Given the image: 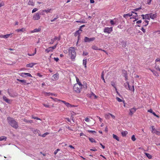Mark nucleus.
<instances>
[{"instance_id":"f257e3e1","label":"nucleus","mask_w":160,"mask_h":160,"mask_svg":"<svg viewBox=\"0 0 160 160\" xmlns=\"http://www.w3.org/2000/svg\"><path fill=\"white\" fill-rule=\"evenodd\" d=\"M7 120L9 125L14 128L17 129L18 128V122L14 118L9 117L7 118Z\"/></svg>"},{"instance_id":"f03ea898","label":"nucleus","mask_w":160,"mask_h":160,"mask_svg":"<svg viewBox=\"0 0 160 160\" xmlns=\"http://www.w3.org/2000/svg\"><path fill=\"white\" fill-rule=\"evenodd\" d=\"M68 52L72 60L74 59L76 56V52L75 48L73 47H71L68 50Z\"/></svg>"},{"instance_id":"7ed1b4c3","label":"nucleus","mask_w":160,"mask_h":160,"mask_svg":"<svg viewBox=\"0 0 160 160\" xmlns=\"http://www.w3.org/2000/svg\"><path fill=\"white\" fill-rule=\"evenodd\" d=\"M78 84H74L73 87V90L77 93H79L81 91L82 88L80 87Z\"/></svg>"},{"instance_id":"20e7f679","label":"nucleus","mask_w":160,"mask_h":160,"mask_svg":"<svg viewBox=\"0 0 160 160\" xmlns=\"http://www.w3.org/2000/svg\"><path fill=\"white\" fill-rule=\"evenodd\" d=\"M58 44V42L54 46L49 47L48 49H45V52L48 53L49 52L53 51V50L56 48Z\"/></svg>"},{"instance_id":"39448f33","label":"nucleus","mask_w":160,"mask_h":160,"mask_svg":"<svg viewBox=\"0 0 160 160\" xmlns=\"http://www.w3.org/2000/svg\"><path fill=\"white\" fill-rule=\"evenodd\" d=\"M95 37H92V38H89L87 37H85L84 38V42H89L91 41H93L95 39Z\"/></svg>"},{"instance_id":"423d86ee","label":"nucleus","mask_w":160,"mask_h":160,"mask_svg":"<svg viewBox=\"0 0 160 160\" xmlns=\"http://www.w3.org/2000/svg\"><path fill=\"white\" fill-rule=\"evenodd\" d=\"M112 31V27H106L103 30V32L105 33H110Z\"/></svg>"},{"instance_id":"0eeeda50","label":"nucleus","mask_w":160,"mask_h":160,"mask_svg":"<svg viewBox=\"0 0 160 160\" xmlns=\"http://www.w3.org/2000/svg\"><path fill=\"white\" fill-rule=\"evenodd\" d=\"M61 39V37L59 36L58 37L55 36L54 38L52 39L51 40V42H50V44H52L54 42V41L56 40H58V41L60 40Z\"/></svg>"},{"instance_id":"6e6552de","label":"nucleus","mask_w":160,"mask_h":160,"mask_svg":"<svg viewBox=\"0 0 160 160\" xmlns=\"http://www.w3.org/2000/svg\"><path fill=\"white\" fill-rule=\"evenodd\" d=\"M40 17L39 13L38 12L36 13V14L33 16L32 19L34 20H37L40 18Z\"/></svg>"},{"instance_id":"1a4fd4ad","label":"nucleus","mask_w":160,"mask_h":160,"mask_svg":"<svg viewBox=\"0 0 160 160\" xmlns=\"http://www.w3.org/2000/svg\"><path fill=\"white\" fill-rule=\"evenodd\" d=\"M137 110V108H133L130 109H129L130 112L129 113V115L132 116L133 114L136 112Z\"/></svg>"},{"instance_id":"9d476101","label":"nucleus","mask_w":160,"mask_h":160,"mask_svg":"<svg viewBox=\"0 0 160 160\" xmlns=\"http://www.w3.org/2000/svg\"><path fill=\"white\" fill-rule=\"evenodd\" d=\"M150 14H146L145 15L142 14L141 15V16L142 17L143 19H147L150 20Z\"/></svg>"},{"instance_id":"9b49d317","label":"nucleus","mask_w":160,"mask_h":160,"mask_svg":"<svg viewBox=\"0 0 160 160\" xmlns=\"http://www.w3.org/2000/svg\"><path fill=\"white\" fill-rule=\"evenodd\" d=\"M32 131L34 133L36 134H37L39 136H41V132L39 130L34 129L32 130Z\"/></svg>"},{"instance_id":"f8f14e48","label":"nucleus","mask_w":160,"mask_h":160,"mask_svg":"<svg viewBox=\"0 0 160 160\" xmlns=\"http://www.w3.org/2000/svg\"><path fill=\"white\" fill-rule=\"evenodd\" d=\"M150 14V19L151 18L152 19H154L157 18V14L156 13L153 14L151 13H149Z\"/></svg>"},{"instance_id":"ddd939ff","label":"nucleus","mask_w":160,"mask_h":160,"mask_svg":"<svg viewBox=\"0 0 160 160\" xmlns=\"http://www.w3.org/2000/svg\"><path fill=\"white\" fill-rule=\"evenodd\" d=\"M17 80L23 83V85H28L29 83H27L26 82V81L25 80H21L18 79H17Z\"/></svg>"},{"instance_id":"4468645a","label":"nucleus","mask_w":160,"mask_h":160,"mask_svg":"<svg viewBox=\"0 0 160 160\" xmlns=\"http://www.w3.org/2000/svg\"><path fill=\"white\" fill-rule=\"evenodd\" d=\"M127 86L128 87V89L130 91H134V85H133L132 86V87H130L129 86V83L128 82L127 83Z\"/></svg>"},{"instance_id":"2eb2a0df","label":"nucleus","mask_w":160,"mask_h":160,"mask_svg":"<svg viewBox=\"0 0 160 160\" xmlns=\"http://www.w3.org/2000/svg\"><path fill=\"white\" fill-rule=\"evenodd\" d=\"M2 98L4 101H5L6 102L8 103H10V100L8 99L7 97L5 96H4L2 97Z\"/></svg>"},{"instance_id":"dca6fc26","label":"nucleus","mask_w":160,"mask_h":160,"mask_svg":"<svg viewBox=\"0 0 160 160\" xmlns=\"http://www.w3.org/2000/svg\"><path fill=\"white\" fill-rule=\"evenodd\" d=\"M62 102L64 103V104L68 107H71L72 105L70 104L68 102H66L65 101H61Z\"/></svg>"},{"instance_id":"f3484780","label":"nucleus","mask_w":160,"mask_h":160,"mask_svg":"<svg viewBox=\"0 0 160 160\" xmlns=\"http://www.w3.org/2000/svg\"><path fill=\"white\" fill-rule=\"evenodd\" d=\"M55 80H57L59 78V74L56 73L54 74L52 77Z\"/></svg>"},{"instance_id":"a211bd4d","label":"nucleus","mask_w":160,"mask_h":160,"mask_svg":"<svg viewBox=\"0 0 160 160\" xmlns=\"http://www.w3.org/2000/svg\"><path fill=\"white\" fill-rule=\"evenodd\" d=\"M92 49H93V50H102V49L101 48H98L94 45H93L92 46Z\"/></svg>"},{"instance_id":"6ab92c4d","label":"nucleus","mask_w":160,"mask_h":160,"mask_svg":"<svg viewBox=\"0 0 160 160\" xmlns=\"http://www.w3.org/2000/svg\"><path fill=\"white\" fill-rule=\"evenodd\" d=\"M149 21L147 20H144V22L142 23V27H146L147 26L148 24Z\"/></svg>"},{"instance_id":"aec40b11","label":"nucleus","mask_w":160,"mask_h":160,"mask_svg":"<svg viewBox=\"0 0 160 160\" xmlns=\"http://www.w3.org/2000/svg\"><path fill=\"white\" fill-rule=\"evenodd\" d=\"M36 64V63H31L28 64H27L26 66L27 67H30V68H32L33 66L35 65Z\"/></svg>"},{"instance_id":"412c9836","label":"nucleus","mask_w":160,"mask_h":160,"mask_svg":"<svg viewBox=\"0 0 160 160\" xmlns=\"http://www.w3.org/2000/svg\"><path fill=\"white\" fill-rule=\"evenodd\" d=\"M44 94L45 95L47 96H49L50 95L52 96L53 95H54V96H57L56 94L51 93L50 92L48 93V92H45L44 93Z\"/></svg>"},{"instance_id":"4be33fe9","label":"nucleus","mask_w":160,"mask_h":160,"mask_svg":"<svg viewBox=\"0 0 160 160\" xmlns=\"http://www.w3.org/2000/svg\"><path fill=\"white\" fill-rule=\"evenodd\" d=\"M132 13H129L124 14L123 15V17L124 18H127L128 17H131V16H132Z\"/></svg>"},{"instance_id":"5701e85b","label":"nucleus","mask_w":160,"mask_h":160,"mask_svg":"<svg viewBox=\"0 0 160 160\" xmlns=\"http://www.w3.org/2000/svg\"><path fill=\"white\" fill-rule=\"evenodd\" d=\"M7 138L5 136H2L0 137V141H6L7 140Z\"/></svg>"},{"instance_id":"b1692460","label":"nucleus","mask_w":160,"mask_h":160,"mask_svg":"<svg viewBox=\"0 0 160 160\" xmlns=\"http://www.w3.org/2000/svg\"><path fill=\"white\" fill-rule=\"evenodd\" d=\"M128 132L127 131H122L121 132V134L123 137H125L128 134Z\"/></svg>"},{"instance_id":"393cba45","label":"nucleus","mask_w":160,"mask_h":160,"mask_svg":"<svg viewBox=\"0 0 160 160\" xmlns=\"http://www.w3.org/2000/svg\"><path fill=\"white\" fill-rule=\"evenodd\" d=\"M41 28H35L32 32H38L41 31Z\"/></svg>"},{"instance_id":"a878e982","label":"nucleus","mask_w":160,"mask_h":160,"mask_svg":"<svg viewBox=\"0 0 160 160\" xmlns=\"http://www.w3.org/2000/svg\"><path fill=\"white\" fill-rule=\"evenodd\" d=\"M113 138L114 139H116L118 141H120V139H119V138L116 135L113 134Z\"/></svg>"},{"instance_id":"bb28decb","label":"nucleus","mask_w":160,"mask_h":160,"mask_svg":"<svg viewBox=\"0 0 160 160\" xmlns=\"http://www.w3.org/2000/svg\"><path fill=\"white\" fill-rule=\"evenodd\" d=\"M145 154L148 158L150 159L152 158V156L151 155H150L149 153H145Z\"/></svg>"},{"instance_id":"cd10ccee","label":"nucleus","mask_w":160,"mask_h":160,"mask_svg":"<svg viewBox=\"0 0 160 160\" xmlns=\"http://www.w3.org/2000/svg\"><path fill=\"white\" fill-rule=\"evenodd\" d=\"M87 64V59H84L83 60V65L84 66V67L85 68L87 67L86 66Z\"/></svg>"},{"instance_id":"c85d7f7f","label":"nucleus","mask_w":160,"mask_h":160,"mask_svg":"<svg viewBox=\"0 0 160 160\" xmlns=\"http://www.w3.org/2000/svg\"><path fill=\"white\" fill-rule=\"evenodd\" d=\"M81 33V32H79V31H77L74 33V36L76 37L77 36L80 35V34Z\"/></svg>"},{"instance_id":"c756f323","label":"nucleus","mask_w":160,"mask_h":160,"mask_svg":"<svg viewBox=\"0 0 160 160\" xmlns=\"http://www.w3.org/2000/svg\"><path fill=\"white\" fill-rule=\"evenodd\" d=\"M28 4L29 5H31L32 6L34 5V3L33 2L32 0H29L28 2Z\"/></svg>"},{"instance_id":"7c9ffc66","label":"nucleus","mask_w":160,"mask_h":160,"mask_svg":"<svg viewBox=\"0 0 160 160\" xmlns=\"http://www.w3.org/2000/svg\"><path fill=\"white\" fill-rule=\"evenodd\" d=\"M88 139L89 141L92 142H96V141L94 138H89Z\"/></svg>"},{"instance_id":"2f4dec72","label":"nucleus","mask_w":160,"mask_h":160,"mask_svg":"<svg viewBox=\"0 0 160 160\" xmlns=\"http://www.w3.org/2000/svg\"><path fill=\"white\" fill-rule=\"evenodd\" d=\"M25 28H22L21 29H18L16 30V31L17 32H23L24 31H25Z\"/></svg>"},{"instance_id":"473e14b6","label":"nucleus","mask_w":160,"mask_h":160,"mask_svg":"<svg viewBox=\"0 0 160 160\" xmlns=\"http://www.w3.org/2000/svg\"><path fill=\"white\" fill-rule=\"evenodd\" d=\"M110 113H108L107 114H105V117L106 118L109 119L110 118Z\"/></svg>"},{"instance_id":"72a5a7b5","label":"nucleus","mask_w":160,"mask_h":160,"mask_svg":"<svg viewBox=\"0 0 160 160\" xmlns=\"http://www.w3.org/2000/svg\"><path fill=\"white\" fill-rule=\"evenodd\" d=\"M103 73H104V72L103 71L102 72V74H101V78L102 79V80L104 82H105V79H104V74H103Z\"/></svg>"},{"instance_id":"f704fd0d","label":"nucleus","mask_w":160,"mask_h":160,"mask_svg":"<svg viewBox=\"0 0 160 160\" xmlns=\"http://www.w3.org/2000/svg\"><path fill=\"white\" fill-rule=\"evenodd\" d=\"M52 10V9L51 8L49 9V8H48L47 10H44L43 11H45V12L46 13L48 12H50Z\"/></svg>"},{"instance_id":"c9c22d12","label":"nucleus","mask_w":160,"mask_h":160,"mask_svg":"<svg viewBox=\"0 0 160 160\" xmlns=\"http://www.w3.org/2000/svg\"><path fill=\"white\" fill-rule=\"evenodd\" d=\"M12 33L9 34H7L5 35H4V38H8L11 35H12Z\"/></svg>"},{"instance_id":"e433bc0d","label":"nucleus","mask_w":160,"mask_h":160,"mask_svg":"<svg viewBox=\"0 0 160 160\" xmlns=\"http://www.w3.org/2000/svg\"><path fill=\"white\" fill-rule=\"evenodd\" d=\"M111 85L114 87V88L115 89V90H117V88L115 86V85L114 82H111Z\"/></svg>"},{"instance_id":"4c0bfd02","label":"nucleus","mask_w":160,"mask_h":160,"mask_svg":"<svg viewBox=\"0 0 160 160\" xmlns=\"http://www.w3.org/2000/svg\"><path fill=\"white\" fill-rule=\"evenodd\" d=\"M25 76L27 77H32V75L29 73H25Z\"/></svg>"},{"instance_id":"58836bf2","label":"nucleus","mask_w":160,"mask_h":160,"mask_svg":"<svg viewBox=\"0 0 160 160\" xmlns=\"http://www.w3.org/2000/svg\"><path fill=\"white\" fill-rule=\"evenodd\" d=\"M59 17L58 15H57L56 17L54 19H52L51 20V22H52L55 21L56 20H57V19Z\"/></svg>"},{"instance_id":"ea45409f","label":"nucleus","mask_w":160,"mask_h":160,"mask_svg":"<svg viewBox=\"0 0 160 160\" xmlns=\"http://www.w3.org/2000/svg\"><path fill=\"white\" fill-rule=\"evenodd\" d=\"M116 99L119 102H121L122 101V100L121 99L118 97L116 98Z\"/></svg>"},{"instance_id":"a19ab883","label":"nucleus","mask_w":160,"mask_h":160,"mask_svg":"<svg viewBox=\"0 0 160 160\" xmlns=\"http://www.w3.org/2000/svg\"><path fill=\"white\" fill-rule=\"evenodd\" d=\"M131 139L133 141H134L136 140V138H135V135H132Z\"/></svg>"},{"instance_id":"79ce46f5","label":"nucleus","mask_w":160,"mask_h":160,"mask_svg":"<svg viewBox=\"0 0 160 160\" xmlns=\"http://www.w3.org/2000/svg\"><path fill=\"white\" fill-rule=\"evenodd\" d=\"M82 88H84L86 89L87 88V84L85 83L82 85Z\"/></svg>"},{"instance_id":"37998d69","label":"nucleus","mask_w":160,"mask_h":160,"mask_svg":"<svg viewBox=\"0 0 160 160\" xmlns=\"http://www.w3.org/2000/svg\"><path fill=\"white\" fill-rule=\"evenodd\" d=\"M141 9V7H140L139 8H135V9H134L133 10L134 11H137L140 10Z\"/></svg>"},{"instance_id":"c03bdc74","label":"nucleus","mask_w":160,"mask_h":160,"mask_svg":"<svg viewBox=\"0 0 160 160\" xmlns=\"http://www.w3.org/2000/svg\"><path fill=\"white\" fill-rule=\"evenodd\" d=\"M88 131L89 132H91V133H97L95 131L88 130Z\"/></svg>"},{"instance_id":"a18cd8bd","label":"nucleus","mask_w":160,"mask_h":160,"mask_svg":"<svg viewBox=\"0 0 160 160\" xmlns=\"http://www.w3.org/2000/svg\"><path fill=\"white\" fill-rule=\"evenodd\" d=\"M152 72L153 74L155 76H158V75L157 74V72L156 71H152Z\"/></svg>"},{"instance_id":"49530a36","label":"nucleus","mask_w":160,"mask_h":160,"mask_svg":"<svg viewBox=\"0 0 160 160\" xmlns=\"http://www.w3.org/2000/svg\"><path fill=\"white\" fill-rule=\"evenodd\" d=\"M49 134V133L48 132H46L44 133L42 135V136L43 137H46V136L48 134Z\"/></svg>"},{"instance_id":"de8ad7c7","label":"nucleus","mask_w":160,"mask_h":160,"mask_svg":"<svg viewBox=\"0 0 160 160\" xmlns=\"http://www.w3.org/2000/svg\"><path fill=\"white\" fill-rule=\"evenodd\" d=\"M50 98H51V99H53V100H54V101H55V102H57V101H61V100H59L58 99H57V98H52V97H50Z\"/></svg>"},{"instance_id":"09e8293b","label":"nucleus","mask_w":160,"mask_h":160,"mask_svg":"<svg viewBox=\"0 0 160 160\" xmlns=\"http://www.w3.org/2000/svg\"><path fill=\"white\" fill-rule=\"evenodd\" d=\"M38 9L37 8H34L32 11V13H34L38 10Z\"/></svg>"},{"instance_id":"8fccbe9b","label":"nucleus","mask_w":160,"mask_h":160,"mask_svg":"<svg viewBox=\"0 0 160 160\" xmlns=\"http://www.w3.org/2000/svg\"><path fill=\"white\" fill-rule=\"evenodd\" d=\"M25 73L24 72H22V73H21L20 74V75L22 77H26V76H25Z\"/></svg>"},{"instance_id":"3c124183","label":"nucleus","mask_w":160,"mask_h":160,"mask_svg":"<svg viewBox=\"0 0 160 160\" xmlns=\"http://www.w3.org/2000/svg\"><path fill=\"white\" fill-rule=\"evenodd\" d=\"M45 11H43V10L39 12L38 13H39L40 16V15H43L44 14V12Z\"/></svg>"},{"instance_id":"603ef678","label":"nucleus","mask_w":160,"mask_h":160,"mask_svg":"<svg viewBox=\"0 0 160 160\" xmlns=\"http://www.w3.org/2000/svg\"><path fill=\"white\" fill-rule=\"evenodd\" d=\"M124 72H125V75H124V76L125 77L126 80H127L128 78V75L127 73V71H124Z\"/></svg>"},{"instance_id":"864d4df0","label":"nucleus","mask_w":160,"mask_h":160,"mask_svg":"<svg viewBox=\"0 0 160 160\" xmlns=\"http://www.w3.org/2000/svg\"><path fill=\"white\" fill-rule=\"evenodd\" d=\"M43 106H44L45 107H46V108H50V106L48 104H46L45 103H43Z\"/></svg>"},{"instance_id":"5fc2aeb1","label":"nucleus","mask_w":160,"mask_h":160,"mask_svg":"<svg viewBox=\"0 0 160 160\" xmlns=\"http://www.w3.org/2000/svg\"><path fill=\"white\" fill-rule=\"evenodd\" d=\"M60 150V149H58L57 150H55V151L54 152V154L55 155H56V154L58 152V151H59Z\"/></svg>"},{"instance_id":"6e6d98bb","label":"nucleus","mask_w":160,"mask_h":160,"mask_svg":"<svg viewBox=\"0 0 160 160\" xmlns=\"http://www.w3.org/2000/svg\"><path fill=\"white\" fill-rule=\"evenodd\" d=\"M152 113L154 116H156L158 118H159V116L157 115L154 112H153Z\"/></svg>"},{"instance_id":"4d7b16f0","label":"nucleus","mask_w":160,"mask_h":160,"mask_svg":"<svg viewBox=\"0 0 160 160\" xmlns=\"http://www.w3.org/2000/svg\"><path fill=\"white\" fill-rule=\"evenodd\" d=\"M110 23L111 25H114L115 23V22H114L112 20H110Z\"/></svg>"},{"instance_id":"13d9d810","label":"nucleus","mask_w":160,"mask_h":160,"mask_svg":"<svg viewBox=\"0 0 160 160\" xmlns=\"http://www.w3.org/2000/svg\"><path fill=\"white\" fill-rule=\"evenodd\" d=\"M88 54V53L87 52H83L82 55L83 56H86Z\"/></svg>"},{"instance_id":"bf43d9fd","label":"nucleus","mask_w":160,"mask_h":160,"mask_svg":"<svg viewBox=\"0 0 160 160\" xmlns=\"http://www.w3.org/2000/svg\"><path fill=\"white\" fill-rule=\"evenodd\" d=\"M155 68L157 70H158L159 71H160V68H159V66H155Z\"/></svg>"},{"instance_id":"052dcab7","label":"nucleus","mask_w":160,"mask_h":160,"mask_svg":"<svg viewBox=\"0 0 160 160\" xmlns=\"http://www.w3.org/2000/svg\"><path fill=\"white\" fill-rule=\"evenodd\" d=\"M152 0H148L147 3L148 5H150L151 3Z\"/></svg>"},{"instance_id":"680f3d73","label":"nucleus","mask_w":160,"mask_h":160,"mask_svg":"<svg viewBox=\"0 0 160 160\" xmlns=\"http://www.w3.org/2000/svg\"><path fill=\"white\" fill-rule=\"evenodd\" d=\"M85 120L87 122H89L90 121V119L88 118H85Z\"/></svg>"},{"instance_id":"e2e57ef3","label":"nucleus","mask_w":160,"mask_h":160,"mask_svg":"<svg viewBox=\"0 0 160 160\" xmlns=\"http://www.w3.org/2000/svg\"><path fill=\"white\" fill-rule=\"evenodd\" d=\"M148 112H149L150 113H152L153 112V111L152 110V109H150L149 110H148Z\"/></svg>"},{"instance_id":"0e129e2a","label":"nucleus","mask_w":160,"mask_h":160,"mask_svg":"<svg viewBox=\"0 0 160 160\" xmlns=\"http://www.w3.org/2000/svg\"><path fill=\"white\" fill-rule=\"evenodd\" d=\"M141 30L143 32H144V33L145 32H146V30H145V29H144V28H143V27H142V28H141Z\"/></svg>"},{"instance_id":"69168bd1","label":"nucleus","mask_w":160,"mask_h":160,"mask_svg":"<svg viewBox=\"0 0 160 160\" xmlns=\"http://www.w3.org/2000/svg\"><path fill=\"white\" fill-rule=\"evenodd\" d=\"M128 82H126V83H124V86H125V88L127 89H128V86H127V83Z\"/></svg>"},{"instance_id":"338daca9","label":"nucleus","mask_w":160,"mask_h":160,"mask_svg":"<svg viewBox=\"0 0 160 160\" xmlns=\"http://www.w3.org/2000/svg\"><path fill=\"white\" fill-rule=\"evenodd\" d=\"M37 75L40 77H42V76L39 73H37Z\"/></svg>"},{"instance_id":"774afa93","label":"nucleus","mask_w":160,"mask_h":160,"mask_svg":"<svg viewBox=\"0 0 160 160\" xmlns=\"http://www.w3.org/2000/svg\"><path fill=\"white\" fill-rule=\"evenodd\" d=\"M54 59L57 62H58L59 60V58H54Z\"/></svg>"}]
</instances>
